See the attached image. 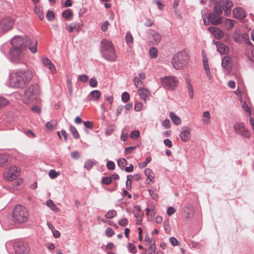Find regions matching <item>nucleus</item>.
<instances>
[{"instance_id": "nucleus-1", "label": "nucleus", "mask_w": 254, "mask_h": 254, "mask_svg": "<svg viewBox=\"0 0 254 254\" xmlns=\"http://www.w3.org/2000/svg\"><path fill=\"white\" fill-rule=\"evenodd\" d=\"M11 48L9 51V59L13 63L18 64L23 62L25 57L24 49L28 47L30 51L35 54L37 51V42L31 40L26 36H16L11 40Z\"/></svg>"}, {"instance_id": "nucleus-2", "label": "nucleus", "mask_w": 254, "mask_h": 254, "mask_svg": "<svg viewBox=\"0 0 254 254\" xmlns=\"http://www.w3.org/2000/svg\"><path fill=\"white\" fill-rule=\"evenodd\" d=\"M33 72L26 69H16L9 74L8 86L16 88H23L27 85L33 78Z\"/></svg>"}, {"instance_id": "nucleus-3", "label": "nucleus", "mask_w": 254, "mask_h": 254, "mask_svg": "<svg viewBox=\"0 0 254 254\" xmlns=\"http://www.w3.org/2000/svg\"><path fill=\"white\" fill-rule=\"evenodd\" d=\"M189 60V55L185 50L181 51L174 55L172 60L173 66L177 69H182Z\"/></svg>"}, {"instance_id": "nucleus-4", "label": "nucleus", "mask_w": 254, "mask_h": 254, "mask_svg": "<svg viewBox=\"0 0 254 254\" xmlns=\"http://www.w3.org/2000/svg\"><path fill=\"white\" fill-rule=\"evenodd\" d=\"M40 93V89L37 85L29 86L24 92L23 101L26 104H30L37 100Z\"/></svg>"}, {"instance_id": "nucleus-5", "label": "nucleus", "mask_w": 254, "mask_h": 254, "mask_svg": "<svg viewBox=\"0 0 254 254\" xmlns=\"http://www.w3.org/2000/svg\"><path fill=\"white\" fill-rule=\"evenodd\" d=\"M29 216V212L24 206L17 205L14 207L12 217L15 221L18 223H25L28 221Z\"/></svg>"}, {"instance_id": "nucleus-6", "label": "nucleus", "mask_w": 254, "mask_h": 254, "mask_svg": "<svg viewBox=\"0 0 254 254\" xmlns=\"http://www.w3.org/2000/svg\"><path fill=\"white\" fill-rule=\"evenodd\" d=\"M161 80L163 86L169 90H174L178 83L177 77L174 76H165Z\"/></svg>"}, {"instance_id": "nucleus-7", "label": "nucleus", "mask_w": 254, "mask_h": 254, "mask_svg": "<svg viewBox=\"0 0 254 254\" xmlns=\"http://www.w3.org/2000/svg\"><path fill=\"white\" fill-rule=\"evenodd\" d=\"M13 248L16 254H30V248L29 245L25 242H15Z\"/></svg>"}, {"instance_id": "nucleus-8", "label": "nucleus", "mask_w": 254, "mask_h": 254, "mask_svg": "<svg viewBox=\"0 0 254 254\" xmlns=\"http://www.w3.org/2000/svg\"><path fill=\"white\" fill-rule=\"evenodd\" d=\"M19 171L18 167L11 166L7 171L3 173V178L7 181H12L19 175Z\"/></svg>"}, {"instance_id": "nucleus-9", "label": "nucleus", "mask_w": 254, "mask_h": 254, "mask_svg": "<svg viewBox=\"0 0 254 254\" xmlns=\"http://www.w3.org/2000/svg\"><path fill=\"white\" fill-rule=\"evenodd\" d=\"M14 24V19L9 16H6L0 22V30L2 32H6L10 30Z\"/></svg>"}, {"instance_id": "nucleus-10", "label": "nucleus", "mask_w": 254, "mask_h": 254, "mask_svg": "<svg viewBox=\"0 0 254 254\" xmlns=\"http://www.w3.org/2000/svg\"><path fill=\"white\" fill-rule=\"evenodd\" d=\"M234 129L236 133L246 138L250 136V133L242 123H236L234 125Z\"/></svg>"}, {"instance_id": "nucleus-11", "label": "nucleus", "mask_w": 254, "mask_h": 254, "mask_svg": "<svg viewBox=\"0 0 254 254\" xmlns=\"http://www.w3.org/2000/svg\"><path fill=\"white\" fill-rule=\"evenodd\" d=\"M233 38L237 43H240L242 41H244L248 44H251L249 35L246 33L241 34L239 30L234 31Z\"/></svg>"}, {"instance_id": "nucleus-12", "label": "nucleus", "mask_w": 254, "mask_h": 254, "mask_svg": "<svg viewBox=\"0 0 254 254\" xmlns=\"http://www.w3.org/2000/svg\"><path fill=\"white\" fill-rule=\"evenodd\" d=\"M102 56L106 60L110 62L116 61L117 56L115 53L114 49H110V50H104V52H101Z\"/></svg>"}, {"instance_id": "nucleus-13", "label": "nucleus", "mask_w": 254, "mask_h": 254, "mask_svg": "<svg viewBox=\"0 0 254 254\" xmlns=\"http://www.w3.org/2000/svg\"><path fill=\"white\" fill-rule=\"evenodd\" d=\"M149 34L151 42L153 44H157L161 41L162 36L159 32L150 29L149 30Z\"/></svg>"}, {"instance_id": "nucleus-14", "label": "nucleus", "mask_w": 254, "mask_h": 254, "mask_svg": "<svg viewBox=\"0 0 254 254\" xmlns=\"http://www.w3.org/2000/svg\"><path fill=\"white\" fill-rule=\"evenodd\" d=\"M233 13L234 17L239 19H243L247 16L245 10L240 7L235 8L233 10Z\"/></svg>"}, {"instance_id": "nucleus-15", "label": "nucleus", "mask_w": 254, "mask_h": 254, "mask_svg": "<svg viewBox=\"0 0 254 254\" xmlns=\"http://www.w3.org/2000/svg\"><path fill=\"white\" fill-rule=\"evenodd\" d=\"M208 30L215 39H220L224 36V33L219 28L212 27L208 28Z\"/></svg>"}, {"instance_id": "nucleus-16", "label": "nucleus", "mask_w": 254, "mask_h": 254, "mask_svg": "<svg viewBox=\"0 0 254 254\" xmlns=\"http://www.w3.org/2000/svg\"><path fill=\"white\" fill-rule=\"evenodd\" d=\"M208 20L213 25H219L222 23V17L216 14L210 13L208 15Z\"/></svg>"}, {"instance_id": "nucleus-17", "label": "nucleus", "mask_w": 254, "mask_h": 254, "mask_svg": "<svg viewBox=\"0 0 254 254\" xmlns=\"http://www.w3.org/2000/svg\"><path fill=\"white\" fill-rule=\"evenodd\" d=\"M180 137L181 140L184 142L189 141L190 138V129L189 127L183 128L180 134Z\"/></svg>"}, {"instance_id": "nucleus-18", "label": "nucleus", "mask_w": 254, "mask_h": 254, "mask_svg": "<svg viewBox=\"0 0 254 254\" xmlns=\"http://www.w3.org/2000/svg\"><path fill=\"white\" fill-rule=\"evenodd\" d=\"M214 44L217 46V51L220 54H225L229 51L228 47L223 43L220 42L213 41Z\"/></svg>"}, {"instance_id": "nucleus-19", "label": "nucleus", "mask_w": 254, "mask_h": 254, "mask_svg": "<svg viewBox=\"0 0 254 254\" xmlns=\"http://www.w3.org/2000/svg\"><path fill=\"white\" fill-rule=\"evenodd\" d=\"M110 49H114V46L111 41L107 39L103 40L101 43V52H104V50L108 51L110 50Z\"/></svg>"}, {"instance_id": "nucleus-20", "label": "nucleus", "mask_w": 254, "mask_h": 254, "mask_svg": "<svg viewBox=\"0 0 254 254\" xmlns=\"http://www.w3.org/2000/svg\"><path fill=\"white\" fill-rule=\"evenodd\" d=\"M137 93L141 99L145 102L148 100V96L150 95V92L146 88H143L138 89Z\"/></svg>"}, {"instance_id": "nucleus-21", "label": "nucleus", "mask_w": 254, "mask_h": 254, "mask_svg": "<svg viewBox=\"0 0 254 254\" xmlns=\"http://www.w3.org/2000/svg\"><path fill=\"white\" fill-rule=\"evenodd\" d=\"M233 6V3L232 1L227 0L225 1L224 4L222 6L223 9L224 11L225 14L229 16L230 15L231 13V8Z\"/></svg>"}, {"instance_id": "nucleus-22", "label": "nucleus", "mask_w": 254, "mask_h": 254, "mask_svg": "<svg viewBox=\"0 0 254 254\" xmlns=\"http://www.w3.org/2000/svg\"><path fill=\"white\" fill-rule=\"evenodd\" d=\"M43 65L48 68L51 72H54L56 71V68L51 60L47 58H43L42 60Z\"/></svg>"}, {"instance_id": "nucleus-23", "label": "nucleus", "mask_w": 254, "mask_h": 254, "mask_svg": "<svg viewBox=\"0 0 254 254\" xmlns=\"http://www.w3.org/2000/svg\"><path fill=\"white\" fill-rule=\"evenodd\" d=\"M187 84V89L189 96L190 99H193L194 97V90L193 85L191 83L190 79L189 78H187L186 79Z\"/></svg>"}, {"instance_id": "nucleus-24", "label": "nucleus", "mask_w": 254, "mask_h": 254, "mask_svg": "<svg viewBox=\"0 0 254 254\" xmlns=\"http://www.w3.org/2000/svg\"><path fill=\"white\" fill-rule=\"evenodd\" d=\"M184 214L186 217L190 218L193 215L192 206L190 205L186 206L184 210Z\"/></svg>"}, {"instance_id": "nucleus-25", "label": "nucleus", "mask_w": 254, "mask_h": 254, "mask_svg": "<svg viewBox=\"0 0 254 254\" xmlns=\"http://www.w3.org/2000/svg\"><path fill=\"white\" fill-rule=\"evenodd\" d=\"M236 23L237 21L235 20L228 18L226 19L225 21L226 28L228 30H231Z\"/></svg>"}, {"instance_id": "nucleus-26", "label": "nucleus", "mask_w": 254, "mask_h": 254, "mask_svg": "<svg viewBox=\"0 0 254 254\" xmlns=\"http://www.w3.org/2000/svg\"><path fill=\"white\" fill-rule=\"evenodd\" d=\"M126 41L129 48H131L133 45V38L129 31L127 32L126 35Z\"/></svg>"}, {"instance_id": "nucleus-27", "label": "nucleus", "mask_w": 254, "mask_h": 254, "mask_svg": "<svg viewBox=\"0 0 254 254\" xmlns=\"http://www.w3.org/2000/svg\"><path fill=\"white\" fill-rule=\"evenodd\" d=\"M210 114L208 111L204 112L202 116V121L203 124L208 125L210 122Z\"/></svg>"}, {"instance_id": "nucleus-28", "label": "nucleus", "mask_w": 254, "mask_h": 254, "mask_svg": "<svg viewBox=\"0 0 254 254\" xmlns=\"http://www.w3.org/2000/svg\"><path fill=\"white\" fill-rule=\"evenodd\" d=\"M221 64L224 68L228 70L231 67L230 58L229 57H225L222 60Z\"/></svg>"}, {"instance_id": "nucleus-29", "label": "nucleus", "mask_w": 254, "mask_h": 254, "mask_svg": "<svg viewBox=\"0 0 254 254\" xmlns=\"http://www.w3.org/2000/svg\"><path fill=\"white\" fill-rule=\"evenodd\" d=\"M144 174L150 182L153 181L155 177V174L151 169L146 168L144 170Z\"/></svg>"}, {"instance_id": "nucleus-30", "label": "nucleus", "mask_w": 254, "mask_h": 254, "mask_svg": "<svg viewBox=\"0 0 254 254\" xmlns=\"http://www.w3.org/2000/svg\"><path fill=\"white\" fill-rule=\"evenodd\" d=\"M170 117L173 123L174 124H175L176 125H179L181 124V119L178 116L176 115L174 113H173V112L170 113Z\"/></svg>"}, {"instance_id": "nucleus-31", "label": "nucleus", "mask_w": 254, "mask_h": 254, "mask_svg": "<svg viewBox=\"0 0 254 254\" xmlns=\"http://www.w3.org/2000/svg\"><path fill=\"white\" fill-rule=\"evenodd\" d=\"M96 164V162L91 159L87 160L84 163V167L87 170H89L94 165Z\"/></svg>"}, {"instance_id": "nucleus-32", "label": "nucleus", "mask_w": 254, "mask_h": 254, "mask_svg": "<svg viewBox=\"0 0 254 254\" xmlns=\"http://www.w3.org/2000/svg\"><path fill=\"white\" fill-rule=\"evenodd\" d=\"M57 126V122L55 120H51L48 122L46 125V127L50 130H54Z\"/></svg>"}, {"instance_id": "nucleus-33", "label": "nucleus", "mask_w": 254, "mask_h": 254, "mask_svg": "<svg viewBox=\"0 0 254 254\" xmlns=\"http://www.w3.org/2000/svg\"><path fill=\"white\" fill-rule=\"evenodd\" d=\"M133 82H134L135 86L138 89H141V88H143V87H142L143 82L140 79H139V78L138 77L136 76V77H134Z\"/></svg>"}, {"instance_id": "nucleus-34", "label": "nucleus", "mask_w": 254, "mask_h": 254, "mask_svg": "<svg viewBox=\"0 0 254 254\" xmlns=\"http://www.w3.org/2000/svg\"><path fill=\"white\" fill-rule=\"evenodd\" d=\"M149 56L151 58H156L158 55V51L155 47H152L149 51Z\"/></svg>"}, {"instance_id": "nucleus-35", "label": "nucleus", "mask_w": 254, "mask_h": 254, "mask_svg": "<svg viewBox=\"0 0 254 254\" xmlns=\"http://www.w3.org/2000/svg\"><path fill=\"white\" fill-rule=\"evenodd\" d=\"M46 204L47 206L49 207L52 210L55 211H57L58 210V208L54 204V202L52 200H48L46 202Z\"/></svg>"}, {"instance_id": "nucleus-36", "label": "nucleus", "mask_w": 254, "mask_h": 254, "mask_svg": "<svg viewBox=\"0 0 254 254\" xmlns=\"http://www.w3.org/2000/svg\"><path fill=\"white\" fill-rule=\"evenodd\" d=\"M70 131H71V133L72 134L73 137L75 139H78L80 137V135L76 129V128L73 127V126H70L69 128Z\"/></svg>"}, {"instance_id": "nucleus-37", "label": "nucleus", "mask_w": 254, "mask_h": 254, "mask_svg": "<svg viewBox=\"0 0 254 254\" xmlns=\"http://www.w3.org/2000/svg\"><path fill=\"white\" fill-rule=\"evenodd\" d=\"M133 179V177L132 175H128L127 176L126 188L127 190H130L131 189V181Z\"/></svg>"}, {"instance_id": "nucleus-38", "label": "nucleus", "mask_w": 254, "mask_h": 254, "mask_svg": "<svg viewBox=\"0 0 254 254\" xmlns=\"http://www.w3.org/2000/svg\"><path fill=\"white\" fill-rule=\"evenodd\" d=\"M127 164V161L125 158H120L118 160V165L119 167L123 170L125 166Z\"/></svg>"}, {"instance_id": "nucleus-39", "label": "nucleus", "mask_w": 254, "mask_h": 254, "mask_svg": "<svg viewBox=\"0 0 254 254\" xmlns=\"http://www.w3.org/2000/svg\"><path fill=\"white\" fill-rule=\"evenodd\" d=\"M213 11L214 12L213 13L220 16L222 12L221 6L219 4H216L214 6Z\"/></svg>"}, {"instance_id": "nucleus-40", "label": "nucleus", "mask_w": 254, "mask_h": 254, "mask_svg": "<svg viewBox=\"0 0 254 254\" xmlns=\"http://www.w3.org/2000/svg\"><path fill=\"white\" fill-rule=\"evenodd\" d=\"M117 215V212L115 210H109L105 215L107 219H112Z\"/></svg>"}, {"instance_id": "nucleus-41", "label": "nucleus", "mask_w": 254, "mask_h": 254, "mask_svg": "<svg viewBox=\"0 0 254 254\" xmlns=\"http://www.w3.org/2000/svg\"><path fill=\"white\" fill-rule=\"evenodd\" d=\"M49 176L50 178L53 179L56 178L57 177L60 175V173L59 172H57L55 170H51L49 172Z\"/></svg>"}, {"instance_id": "nucleus-42", "label": "nucleus", "mask_w": 254, "mask_h": 254, "mask_svg": "<svg viewBox=\"0 0 254 254\" xmlns=\"http://www.w3.org/2000/svg\"><path fill=\"white\" fill-rule=\"evenodd\" d=\"M90 95L95 100H98L100 96V92L99 90H95L90 92Z\"/></svg>"}, {"instance_id": "nucleus-43", "label": "nucleus", "mask_w": 254, "mask_h": 254, "mask_svg": "<svg viewBox=\"0 0 254 254\" xmlns=\"http://www.w3.org/2000/svg\"><path fill=\"white\" fill-rule=\"evenodd\" d=\"M145 241L146 246L155 244V240L153 238H150L149 236H145Z\"/></svg>"}, {"instance_id": "nucleus-44", "label": "nucleus", "mask_w": 254, "mask_h": 254, "mask_svg": "<svg viewBox=\"0 0 254 254\" xmlns=\"http://www.w3.org/2000/svg\"><path fill=\"white\" fill-rule=\"evenodd\" d=\"M46 17L48 20L53 21L55 18V15L54 12L52 10H48L47 14Z\"/></svg>"}, {"instance_id": "nucleus-45", "label": "nucleus", "mask_w": 254, "mask_h": 254, "mask_svg": "<svg viewBox=\"0 0 254 254\" xmlns=\"http://www.w3.org/2000/svg\"><path fill=\"white\" fill-rule=\"evenodd\" d=\"M151 160V158L150 157H147L146 158V160L144 162H140L138 164V167L140 168H143L146 166V165L149 163Z\"/></svg>"}, {"instance_id": "nucleus-46", "label": "nucleus", "mask_w": 254, "mask_h": 254, "mask_svg": "<svg viewBox=\"0 0 254 254\" xmlns=\"http://www.w3.org/2000/svg\"><path fill=\"white\" fill-rule=\"evenodd\" d=\"M7 160V156L5 154H0V166L4 165Z\"/></svg>"}, {"instance_id": "nucleus-47", "label": "nucleus", "mask_w": 254, "mask_h": 254, "mask_svg": "<svg viewBox=\"0 0 254 254\" xmlns=\"http://www.w3.org/2000/svg\"><path fill=\"white\" fill-rule=\"evenodd\" d=\"M63 16L65 19H68L72 15V12L70 10H65L63 12Z\"/></svg>"}, {"instance_id": "nucleus-48", "label": "nucleus", "mask_w": 254, "mask_h": 254, "mask_svg": "<svg viewBox=\"0 0 254 254\" xmlns=\"http://www.w3.org/2000/svg\"><path fill=\"white\" fill-rule=\"evenodd\" d=\"M66 29L69 32H72L75 29H77V31H79V28H76V25L75 24H72L67 25L66 27Z\"/></svg>"}, {"instance_id": "nucleus-49", "label": "nucleus", "mask_w": 254, "mask_h": 254, "mask_svg": "<svg viewBox=\"0 0 254 254\" xmlns=\"http://www.w3.org/2000/svg\"><path fill=\"white\" fill-rule=\"evenodd\" d=\"M148 250L149 254H155L156 246L155 244L152 245H148Z\"/></svg>"}, {"instance_id": "nucleus-50", "label": "nucleus", "mask_w": 254, "mask_h": 254, "mask_svg": "<svg viewBox=\"0 0 254 254\" xmlns=\"http://www.w3.org/2000/svg\"><path fill=\"white\" fill-rule=\"evenodd\" d=\"M129 99V95L127 92H124L122 95V100L124 102H127Z\"/></svg>"}, {"instance_id": "nucleus-51", "label": "nucleus", "mask_w": 254, "mask_h": 254, "mask_svg": "<svg viewBox=\"0 0 254 254\" xmlns=\"http://www.w3.org/2000/svg\"><path fill=\"white\" fill-rule=\"evenodd\" d=\"M66 84H67V88L69 92V94H71L72 91L71 79L70 78H67V80H66Z\"/></svg>"}, {"instance_id": "nucleus-52", "label": "nucleus", "mask_w": 254, "mask_h": 254, "mask_svg": "<svg viewBox=\"0 0 254 254\" xmlns=\"http://www.w3.org/2000/svg\"><path fill=\"white\" fill-rule=\"evenodd\" d=\"M8 104V101L4 98L0 97V108H2Z\"/></svg>"}, {"instance_id": "nucleus-53", "label": "nucleus", "mask_w": 254, "mask_h": 254, "mask_svg": "<svg viewBox=\"0 0 254 254\" xmlns=\"http://www.w3.org/2000/svg\"><path fill=\"white\" fill-rule=\"evenodd\" d=\"M61 133L64 137L65 141H66L67 139V134L66 132L65 131V130L64 129H62L61 132L60 131H58L57 133H58L59 137L60 139L62 138Z\"/></svg>"}, {"instance_id": "nucleus-54", "label": "nucleus", "mask_w": 254, "mask_h": 254, "mask_svg": "<svg viewBox=\"0 0 254 254\" xmlns=\"http://www.w3.org/2000/svg\"><path fill=\"white\" fill-rule=\"evenodd\" d=\"M89 79L88 76L85 74H81L78 76V80L83 82H86Z\"/></svg>"}, {"instance_id": "nucleus-55", "label": "nucleus", "mask_w": 254, "mask_h": 254, "mask_svg": "<svg viewBox=\"0 0 254 254\" xmlns=\"http://www.w3.org/2000/svg\"><path fill=\"white\" fill-rule=\"evenodd\" d=\"M105 233H106V235H107V236H108V237H111L115 234V233H114V231H113V230L111 228H110V227L108 228L106 230Z\"/></svg>"}, {"instance_id": "nucleus-56", "label": "nucleus", "mask_w": 254, "mask_h": 254, "mask_svg": "<svg viewBox=\"0 0 254 254\" xmlns=\"http://www.w3.org/2000/svg\"><path fill=\"white\" fill-rule=\"evenodd\" d=\"M24 133L29 137L34 138L36 136L34 133L29 129L24 130Z\"/></svg>"}, {"instance_id": "nucleus-57", "label": "nucleus", "mask_w": 254, "mask_h": 254, "mask_svg": "<svg viewBox=\"0 0 254 254\" xmlns=\"http://www.w3.org/2000/svg\"><path fill=\"white\" fill-rule=\"evenodd\" d=\"M140 135L139 131L138 130H134L130 133V137L132 139L137 138Z\"/></svg>"}, {"instance_id": "nucleus-58", "label": "nucleus", "mask_w": 254, "mask_h": 254, "mask_svg": "<svg viewBox=\"0 0 254 254\" xmlns=\"http://www.w3.org/2000/svg\"><path fill=\"white\" fill-rule=\"evenodd\" d=\"M89 84L92 87H96L97 86V81L95 77L91 78L90 79Z\"/></svg>"}, {"instance_id": "nucleus-59", "label": "nucleus", "mask_w": 254, "mask_h": 254, "mask_svg": "<svg viewBox=\"0 0 254 254\" xmlns=\"http://www.w3.org/2000/svg\"><path fill=\"white\" fill-rule=\"evenodd\" d=\"M128 221L127 218H123L119 221V224L123 227L126 226L128 224Z\"/></svg>"}, {"instance_id": "nucleus-60", "label": "nucleus", "mask_w": 254, "mask_h": 254, "mask_svg": "<svg viewBox=\"0 0 254 254\" xmlns=\"http://www.w3.org/2000/svg\"><path fill=\"white\" fill-rule=\"evenodd\" d=\"M128 249H129V252H130L131 253H132L133 254H134L136 253V247L133 244H130L129 245Z\"/></svg>"}, {"instance_id": "nucleus-61", "label": "nucleus", "mask_w": 254, "mask_h": 254, "mask_svg": "<svg viewBox=\"0 0 254 254\" xmlns=\"http://www.w3.org/2000/svg\"><path fill=\"white\" fill-rule=\"evenodd\" d=\"M107 167L108 169L113 170L115 169V164L112 161H109L107 163Z\"/></svg>"}, {"instance_id": "nucleus-62", "label": "nucleus", "mask_w": 254, "mask_h": 254, "mask_svg": "<svg viewBox=\"0 0 254 254\" xmlns=\"http://www.w3.org/2000/svg\"><path fill=\"white\" fill-rule=\"evenodd\" d=\"M162 124L166 128H169L170 127V122L168 119L164 120Z\"/></svg>"}, {"instance_id": "nucleus-63", "label": "nucleus", "mask_w": 254, "mask_h": 254, "mask_svg": "<svg viewBox=\"0 0 254 254\" xmlns=\"http://www.w3.org/2000/svg\"><path fill=\"white\" fill-rule=\"evenodd\" d=\"M170 242L173 246H176L178 245V240L174 237H171L169 239Z\"/></svg>"}, {"instance_id": "nucleus-64", "label": "nucleus", "mask_w": 254, "mask_h": 254, "mask_svg": "<svg viewBox=\"0 0 254 254\" xmlns=\"http://www.w3.org/2000/svg\"><path fill=\"white\" fill-rule=\"evenodd\" d=\"M109 25V22L108 21H105L101 26V29L103 31H106L108 28Z\"/></svg>"}]
</instances>
